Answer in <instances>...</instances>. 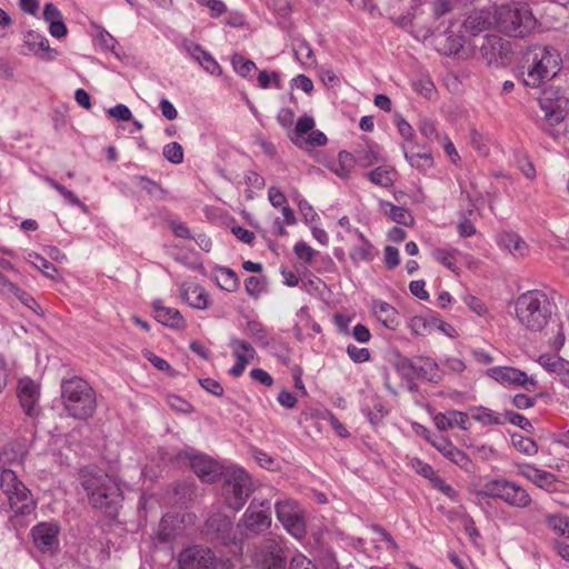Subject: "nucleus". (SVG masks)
Wrapping results in <instances>:
<instances>
[{
	"label": "nucleus",
	"mask_w": 569,
	"mask_h": 569,
	"mask_svg": "<svg viewBox=\"0 0 569 569\" xmlns=\"http://www.w3.org/2000/svg\"><path fill=\"white\" fill-rule=\"evenodd\" d=\"M470 46L473 57L483 61L488 67L502 68L508 66L512 59L511 42L497 34H485L471 39Z\"/></svg>",
	"instance_id": "obj_8"
},
{
	"label": "nucleus",
	"mask_w": 569,
	"mask_h": 569,
	"mask_svg": "<svg viewBox=\"0 0 569 569\" xmlns=\"http://www.w3.org/2000/svg\"><path fill=\"white\" fill-rule=\"evenodd\" d=\"M436 326V318L427 319L421 316H415L409 321V328L416 336L427 335Z\"/></svg>",
	"instance_id": "obj_47"
},
{
	"label": "nucleus",
	"mask_w": 569,
	"mask_h": 569,
	"mask_svg": "<svg viewBox=\"0 0 569 569\" xmlns=\"http://www.w3.org/2000/svg\"><path fill=\"white\" fill-rule=\"evenodd\" d=\"M547 523L553 531L569 537V519L567 517L548 516Z\"/></svg>",
	"instance_id": "obj_53"
},
{
	"label": "nucleus",
	"mask_w": 569,
	"mask_h": 569,
	"mask_svg": "<svg viewBox=\"0 0 569 569\" xmlns=\"http://www.w3.org/2000/svg\"><path fill=\"white\" fill-rule=\"evenodd\" d=\"M0 291L3 295L16 297L19 301H21L22 305L28 307L34 313H40L41 308L39 303L34 300V298L24 290H22L21 288H19L13 282H11L2 273H0Z\"/></svg>",
	"instance_id": "obj_29"
},
{
	"label": "nucleus",
	"mask_w": 569,
	"mask_h": 569,
	"mask_svg": "<svg viewBox=\"0 0 569 569\" xmlns=\"http://www.w3.org/2000/svg\"><path fill=\"white\" fill-rule=\"evenodd\" d=\"M377 319L388 329L396 330L399 326L398 312L388 302L380 301L375 306Z\"/></svg>",
	"instance_id": "obj_32"
},
{
	"label": "nucleus",
	"mask_w": 569,
	"mask_h": 569,
	"mask_svg": "<svg viewBox=\"0 0 569 569\" xmlns=\"http://www.w3.org/2000/svg\"><path fill=\"white\" fill-rule=\"evenodd\" d=\"M190 467L203 482L208 483L218 481L222 475L220 465L206 455L190 457Z\"/></svg>",
	"instance_id": "obj_21"
},
{
	"label": "nucleus",
	"mask_w": 569,
	"mask_h": 569,
	"mask_svg": "<svg viewBox=\"0 0 569 569\" xmlns=\"http://www.w3.org/2000/svg\"><path fill=\"white\" fill-rule=\"evenodd\" d=\"M396 171L388 166H381L366 173V177L375 184L389 188L393 184Z\"/></svg>",
	"instance_id": "obj_35"
},
{
	"label": "nucleus",
	"mask_w": 569,
	"mask_h": 569,
	"mask_svg": "<svg viewBox=\"0 0 569 569\" xmlns=\"http://www.w3.org/2000/svg\"><path fill=\"white\" fill-rule=\"evenodd\" d=\"M519 475L545 490H549L556 482V476L553 473L529 463L519 467Z\"/></svg>",
	"instance_id": "obj_28"
},
{
	"label": "nucleus",
	"mask_w": 569,
	"mask_h": 569,
	"mask_svg": "<svg viewBox=\"0 0 569 569\" xmlns=\"http://www.w3.org/2000/svg\"><path fill=\"white\" fill-rule=\"evenodd\" d=\"M27 450L21 445H7L0 451V489L9 501L14 513L29 515L36 508L30 490L18 479L17 470L22 467Z\"/></svg>",
	"instance_id": "obj_1"
},
{
	"label": "nucleus",
	"mask_w": 569,
	"mask_h": 569,
	"mask_svg": "<svg viewBox=\"0 0 569 569\" xmlns=\"http://www.w3.org/2000/svg\"><path fill=\"white\" fill-rule=\"evenodd\" d=\"M433 421L436 427L441 431L453 429L456 427L461 430L469 429V416L457 410H448L446 412L437 413L433 418Z\"/></svg>",
	"instance_id": "obj_27"
},
{
	"label": "nucleus",
	"mask_w": 569,
	"mask_h": 569,
	"mask_svg": "<svg viewBox=\"0 0 569 569\" xmlns=\"http://www.w3.org/2000/svg\"><path fill=\"white\" fill-rule=\"evenodd\" d=\"M503 421L507 420L508 422L521 428L522 430L527 432H531L533 430L532 423L522 415L517 413L511 410H507L503 415Z\"/></svg>",
	"instance_id": "obj_52"
},
{
	"label": "nucleus",
	"mask_w": 569,
	"mask_h": 569,
	"mask_svg": "<svg viewBox=\"0 0 569 569\" xmlns=\"http://www.w3.org/2000/svg\"><path fill=\"white\" fill-rule=\"evenodd\" d=\"M180 297L191 308L204 310L209 307V295L202 286L196 282H183L180 284Z\"/></svg>",
	"instance_id": "obj_23"
},
{
	"label": "nucleus",
	"mask_w": 569,
	"mask_h": 569,
	"mask_svg": "<svg viewBox=\"0 0 569 569\" xmlns=\"http://www.w3.org/2000/svg\"><path fill=\"white\" fill-rule=\"evenodd\" d=\"M232 520L221 512L212 513L206 521L204 532L223 545L231 541Z\"/></svg>",
	"instance_id": "obj_19"
},
{
	"label": "nucleus",
	"mask_w": 569,
	"mask_h": 569,
	"mask_svg": "<svg viewBox=\"0 0 569 569\" xmlns=\"http://www.w3.org/2000/svg\"><path fill=\"white\" fill-rule=\"evenodd\" d=\"M562 68L560 52L550 46L528 47L519 61V78L526 87L540 88Z\"/></svg>",
	"instance_id": "obj_2"
},
{
	"label": "nucleus",
	"mask_w": 569,
	"mask_h": 569,
	"mask_svg": "<svg viewBox=\"0 0 569 569\" xmlns=\"http://www.w3.org/2000/svg\"><path fill=\"white\" fill-rule=\"evenodd\" d=\"M138 187L147 192L149 196L153 197L154 199H163L166 191L156 181L144 177V176H138L136 177Z\"/></svg>",
	"instance_id": "obj_46"
},
{
	"label": "nucleus",
	"mask_w": 569,
	"mask_h": 569,
	"mask_svg": "<svg viewBox=\"0 0 569 569\" xmlns=\"http://www.w3.org/2000/svg\"><path fill=\"white\" fill-rule=\"evenodd\" d=\"M482 498L499 499L517 509L530 508L533 500L526 488L506 478L486 479L477 492Z\"/></svg>",
	"instance_id": "obj_7"
},
{
	"label": "nucleus",
	"mask_w": 569,
	"mask_h": 569,
	"mask_svg": "<svg viewBox=\"0 0 569 569\" xmlns=\"http://www.w3.org/2000/svg\"><path fill=\"white\" fill-rule=\"evenodd\" d=\"M405 158L411 167L422 171L431 168L433 164V159L429 152L405 151Z\"/></svg>",
	"instance_id": "obj_41"
},
{
	"label": "nucleus",
	"mask_w": 569,
	"mask_h": 569,
	"mask_svg": "<svg viewBox=\"0 0 569 569\" xmlns=\"http://www.w3.org/2000/svg\"><path fill=\"white\" fill-rule=\"evenodd\" d=\"M198 63L207 72H209L210 74L219 76L222 72L221 67L219 66V63L216 61V59L208 51L202 53V56L200 57Z\"/></svg>",
	"instance_id": "obj_54"
},
{
	"label": "nucleus",
	"mask_w": 569,
	"mask_h": 569,
	"mask_svg": "<svg viewBox=\"0 0 569 569\" xmlns=\"http://www.w3.org/2000/svg\"><path fill=\"white\" fill-rule=\"evenodd\" d=\"M293 251L297 254L298 259L302 260L306 263H310L317 253V251L305 241L297 242L295 244Z\"/></svg>",
	"instance_id": "obj_56"
},
{
	"label": "nucleus",
	"mask_w": 569,
	"mask_h": 569,
	"mask_svg": "<svg viewBox=\"0 0 569 569\" xmlns=\"http://www.w3.org/2000/svg\"><path fill=\"white\" fill-rule=\"evenodd\" d=\"M459 253V250L456 248H438L432 252L433 258L441 263L443 267L451 271L457 270V260L456 254Z\"/></svg>",
	"instance_id": "obj_38"
},
{
	"label": "nucleus",
	"mask_w": 569,
	"mask_h": 569,
	"mask_svg": "<svg viewBox=\"0 0 569 569\" xmlns=\"http://www.w3.org/2000/svg\"><path fill=\"white\" fill-rule=\"evenodd\" d=\"M487 375L505 387H521L529 392L537 389V381L532 377L513 367H492Z\"/></svg>",
	"instance_id": "obj_13"
},
{
	"label": "nucleus",
	"mask_w": 569,
	"mask_h": 569,
	"mask_svg": "<svg viewBox=\"0 0 569 569\" xmlns=\"http://www.w3.org/2000/svg\"><path fill=\"white\" fill-rule=\"evenodd\" d=\"M380 208L386 216L398 224L408 226L413 221L412 216L407 209L395 206L389 201H381Z\"/></svg>",
	"instance_id": "obj_34"
},
{
	"label": "nucleus",
	"mask_w": 569,
	"mask_h": 569,
	"mask_svg": "<svg viewBox=\"0 0 569 569\" xmlns=\"http://www.w3.org/2000/svg\"><path fill=\"white\" fill-rule=\"evenodd\" d=\"M18 398L24 412L30 416L38 415L39 386L30 378H23L18 385Z\"/></svg>",
	"instance_id": "obj_22"
},
{
	"label": "nucleus",
	"mask_w": 569,
	"mask_h": 569,
	"mask_svg": "<svg viewBox=\"0 0 569 569\" xmlns=\"http://www.w3.org/2000/svg\"><path fill=\"white\" fill-rule=\"evenodd\" d=\"M420 133L428 140L436 139L438 137L436 124L428 118H421L418 123Z\"/></svg>",
	"instance_id": "obj_60"
},
{
	"label": "nucleus",
	"mask_w": 569,
	"mask_h": 569,
	"mask_svg": "<svg viewBox=\"0 0 569 569\" xmlns=\"http://www.w3.org/2000/svg\"><path fill=\"white\" fill-rule=\"evenodd\" d=\"M246 333L250 336L254 340V342L261 347H267L270 343L266 329L258 321H248L246 326Z\"/></svg>",
	"instance_id": "obj_40"
},
{
	"label": "nucleus",
	"mask_w": 569,
	"mask_h": 569,
	"mask_svg": "<svg viewBox=\"0 0 569 569\" xmlns=\"http://www.w3.org/2000/svg\"><path fill=\"white\" fill-rule=\"evenodd\" d=\"M229 346L232 349V355L234 358H239L240 356L241 358H246L251 361L257 355L251 343L243 339L231 338Z\"/></svg>",
	"instance_id": "obj_39"
},
{
	"label": "nucleus",
	"mask_w": 569,
	"mask_h": 569,
	"mask_svg": "<svg viewBox=\"0 0 569 569\" xmlns=\"http://www.w3.org/2000/svg\"><path fill=\"white\" fill-rule=\"evenodd\" d=\"M553 309L555 305L541 290H528L515 302L517 320L530 331H541L551 319Z\"/></svg>",
	"instance_id": "obj_4"
},
{
	"label": "nucleus",
	"mask_w": 569,
	"mask_h": 569,
	"mask_svg": "<svg viewBox=\"0 0 569 569\" xmlns=\"http://www.w3.org/2000/svg\"><path fill=\"white\" fill-rule=\"evenodd\" d=\"M44 181L53 188L64 199L66 202L80 208L83 212L88 211V207L83 203L71 190L67 189L61 183L57 182L50 177H46Z\"/></svg>",
	"instance_id": "obj_37"
},
{
	"label": "nucleus",
	"mask_w": 569,
	"mask_h": 569,
	"mask_svg": "<svg viewBox=\"0 0 569 569\" xmlns=\"http://www.w3.org/2000/svg\"><path fill=\"white\" fill-rule=\"evenodd\" d=\"M61 398L64 410L74 419L84 420L92 417L96 412V392L80 377H72L62 381Z\"/></svg>",
	"instance_id": "obj_5"
},
{
	"label": "nucleus",
	"mask_w": 569,
	"mask_h": 569,
	"mask_svg": "<svg viewBox=\"0 0 569 569\" xmlns=\"http://www.w3.org/2000/svg\"><path fill=\"white\" fill-rule=\"evenodd\" d=\"M355 163V157L352 153L348 151H340L338 154V160L332 166V170L341 178H348L351 171V168Z\"/></svg>",
	"instance_id": "obj_42"
},
{
	"label": "nucleus",
	"mask_w": 569,
	"mask_h": 569,
	"mask_svg": "<svg viewBox=\"0 0 569 569\" xmlns=\"http://www.w3.org/2000/svg\"><path fill=\"white\" fill-rule=\"evenodd\" d=\"M231 63L234 71L243 78L248 77L256 69V63L252 60L246 59L239 53L232 56Z\"/></svg>",
	"instance_id": "obj_48"
},
{
	"label": "nucleus",
	"mask_w": 569,
	"mask_h": 569,
	"mask_svg": "<svg viewBox=\"0 0 569 569\" xmlns=\"http://www.w3.org/2000/svg\"><path fill=\"white\" fill-rule=\"evenodd\" d=\"M178 563L180 569H224V563L210 549L199 546L183 549Z\"/></svg>",
	"instance_id": "obj_12"
},
{
	"label": "nucleus",
	"mask_w": 569,
	"mask_h": 569,
	"mask_svg": "<svg viewBox=\"0 0 569 569\" xmlns=\"http://www.w3.org/2000/svg\"><path fill=\"white\" fill-rule=\"evenodd\" d=\"M60 528L54 522H41L31 530L33 542L41 551H52L59 545L58 533Z\"/></svg>",
	"instance_id": "obj_18"
},
{
	"label": "nucleus",
	"mask_w": 569,
	"mask_h": 569,
	"mask_svg": "<svg viewBox=\"0 0 569 569\" xmlns=\"http://www.w3.org/2000/svg\"><path fill=\"white\" fill-rule=\"evenodd\" d=\"M437 50L445 56H458L463 52L465 39L462 36L447 30L435 37Z\"/></svg>",
	"instance_id": "obj_25"
},
{
	"label": "nucleus",
	"mask_w": 569,
	"mask_h": 569,
	"mask_svg": "<svg viewBox=\"0 0 569 569\" xmlns=\"http://www.w3.org/2000/svg\"><path fill=\"white\" fill-rule=\"evenodd\" d=\"M499 246L508 250L513 257L520 258L528 253L527 242L516 232L506 231L499 234Z\"/></svg>",
	"instance_id": "obj_30"
},
{
	"label": "nucleus",
	"mask_w": 569,
	"mask_h": 569,
	"mask_svg": "<svg viewBox=\"0 0 569 569\" xmlns=\"http://www.w3.org/2000/svg\"><path fill=\"white\" fill-rule=\"evenodd\" d=\"M183 516L179 513L164 515L154 533V540L160 543H167L174 540L178 536L182 535L184 526Z\"/></svg>",
	"instance_id": "obj_20"
},
{
	"label": "nucleus",
	"mask_w": 569,
	"mask_h": 569,
	"mask_svg": "<svg viewBox=\"0 0 569 569\" xmlns=\"http://www.w3.org/2000/svg\"><path fill=\"white\" fill-rule=\"evenodd\" d=\"M471 418L483 426H498L503 423V417L486 407H477L471 410Z\"/></svg>",
	"instance_id": "obj_36"
},
{
	"label": "nucleus",
	"mask_w": 569,
	"mask_h": 569,
	"mask_svg": "<svg viewBox=\"0 0 569 569\" xmlns=\"http://www.w3.org/2000/svg\"><path fill=\"white\" fill-rule=\"evenodd\" d=\"M163 157L173 164H179L183 161V149L178 142H170L162 149Z\"/></svg>",
	"instance_id": "obj_50"
},
{
	"label": "nucleus",
	"mask_w": 569,
	"mask_h": 569,
	"mask_svg": "<svg viewBox=\"0 0 569 569\" xmlns=\"http://www.w3.org/2000/svg\"><path fill=\"white\" fill-rule=\"evenodd\" d=\"M511 442L513 447L523 455L535 456L538 452V446L536 441L520 433L511 435Z\"/></svg>",
	"instance_id": "obj_44"
},
{
	"label": "nucleus",
	"mask_w": 569,
	"mask_h": 569,
	"mask_svg": "<svg viewBox=\"0 0 569 569\" xmlns=\"http://www.w3.org/2000/svg\"><path fill=\"white\" fill-rule=\"evenodd\" d=\"M251 492L252 481L244 470L234 469L227 475L222 495L229 508L239 511L246 505Z\"/></svg>",
	"instance_id": "obj_10"
},
{
	"label": "nucleus",
	"mask_w": 569,
	"mask_h": 569,
	"mask_svg": "<svg viewBox=\"0 0 569 569\" xmlns=\"http://www.w3.org/2000/svg\"><path fill=\"white\" fill-rule=\"evenodd\" d=\"M79 481L92 508L101 509L108 516H116L122 496L111 476L97 466H87L80 470Z\"/></svg>",
	"instance_id": "obj_3"
},
{
	"label": "nucleus",
	"mask_w": 569,
	"mask_h": 569,
	"mask_svg": "<svg viewBox=\"0 0 569 569\" xmlns=\"http://www.w3.org/2000/svg\"><path fill=\"white\" fill-rule=\"evenodd\" d=\"M462 300L478 316H483L487 312L485 303L478 297L466 293Z\"/></svg>",
	"instance_id": "obj_61"
},
{
	"label": "nucleus",
	"mask_w": 569,
	"mask_h": 569,
	"mask_svg": "<svg viewBox=\"0 0 569 569\" xmlns=\"http://www.w3.org/2000/svg\"><path fill=\"white\" fill-rule=\"evenodd\" d=\"M23 44L42 59L52 60L57 54V50L50 48L48 39L33 30L23 33Z\"/></svg>",
	"instance_id": "obj_24"
},
{
	"label": "nucleus",
	"mask_w": 569,
	"mask_h": 569,
	"mask_svg": "<svg viewBox=\"0 0 569 569\" xmlns=\"http://www.w3.org/2000/svg\"><path fill=\"white\" fill-rule=\"evenodd\" d=\"M536 24L537 20L527 4L512 2L496 8V27L506 36L523 38Z\"/></svg>",
	"instance_id": "obj_6"
},
{
	"label": "nucleus",
	"mask_w": 569,
	"mask_h": 569,
	"mask_svg": "<svg viewBox=\"0 0 569 569\" xmlns=\"http://www.w3.org/2000/svg\"><path fill=\"white\" fill-rule=\"evenodd\" d=\"M421 436L428 440L437 450H439L446 458L461 468H467L470 463L468 456L455 447L448 439L442 436L430 435V431L421 427Z\"/></svg>",
	"instance_id": "obj_16"
},
{
	"label": "nucleus",
	"mask_w": 569,
	"mask_h": 569,
	"mask_svg": "<svg viewBox=\"0 0 569 569\" xmlns=\"http://www.w3.org/2000/svg\"><path fill=\"white\" fill-rule=\"evenodd\" d=\"M154 318L158 322L172 329L181 330L186 327V320L178 309L164 307L160 300L153 302Z\"/></svg>",
	"instance_id": "obj_26"
},
{
	"label": "nucleus",
	"mask_w": 569,
	"mask_h": 569,
	"mask_svg": "<svg viewBox=\"0 0 569 569\" xmlns=\"http://www.w3.org/2000/svg\"><path fill=\"white\" fill-rule=\"evenodd\" d=\"M353 157L355 162H358L363 167H369L373 164L376 161H378L376 152L372 151L370 148H361L356 150Z\"/></svg>",
	"instance_id": "obj_55"
},
{
	"label": "nucleus",
	"mask_w": 569,
	"mask_h": 569,
	"mask_svg": "<svg viewBox=\"0 0 569 569\" xmlns=\"http://www.w3.org/2000/svg\"><path fill=\"white\" fill-rule=\"evenodd\" d=\"M107 113L109 117L114 118L119 121H130L132 120V112L131 110L122 103H118L112 108H109L107 110Z\"/></svg>",
	"instance_id": "obj_59"
},
{
	"label": "nucleus",
	"mask_w": 569,
	"mask_h": 569,
	"mask_svg": "<svg viewBox=\"0 0 569 569\" xmlns=\"http://www.w3.org/2000/svg\"><path fill=\"white\" fill-rule=\"evenodd\" d=\"M27 260L50 279H53L58 271L53 263H51L37 252L28 253Z\"/></svg>",
	"instance_id": "obj_45"
},
{
	"label": "nucleus",
	"mask_w": 569,
	"mask_h": 569,
	"mask_svg": "<svg viewBox=\"0 0 569 569\" xmlns=\"http://www.w3.org/2000/svg\"><path fill=\"white\" fill-rule=\"evenodd\" d=\"M355 234L358 237L360 243L355 246L350 251V258L353 262L371 261L373 259V247L370 241L360 232L355 229Z\"/></svg>",
	"instance_id": "obj_33"
},
{
	"label": "nucleus",
	"mask_w": 569,
	"mask_h": 569,
	"mask_svg": "<svg viewBox=\"0 0 569 569\" xmlns=\"http://www.w3.org/2000/svg\"><path fill=\"white\" fill-rule=\"evenodd\" d=\"M300 511L298 505L292 501H282L276 505V515L281 523L290 520L291 517Z\"/></svg>",
	"instance_id": "obj_49"
},
{
	"label": "nucleus",
	"mask_w": 569,
	"mask_h": 569,
	"mask_svg": "<svg viewBox=\"0 0 569 569\" xmlns=\"http://www.w3.org/2000/svg\"><path fill=\"white\" fill-rule=\"evenodd\" d=\"M296 58L302 63H313L315 56L311 46L306 41L301 40L293 47Z\"/></svg>",
	"instance_id": "obj_51"
},
{
	"label": "nucleus",
	"mask_w": 569,
	"mask_h": 569,
	"mask_svg": "<svg viewBox=\"0 0 569 569\" xmlns=\"http://www.w3.org/2000/svg\"><path fill=\"white\" fill-rule=\"evenodd\" d=\"M283 528L295 538L302 539L306 535V522L302 512L296 513L282 523Z\"/></svg>",
	"instance_id": "obj_43"
},
{
	"label": "nucleus",
	"mask_w": 569,
	"mask_h": 569,
	"mask_svg": "<svg viewBox=\"0 0 569 569\" xmlns=\"http://www.w3.org/2000/svg\"><path fill=\"white\" fill-rule=\"evenodd\" d=\"M398 369L433 385L440 383L445 376V370L439 367L438 362L426 356H418L415 359L402 358L398 363Z\"/></svg>",
	"instance_id": "obj_11"
},
{
	"label": "nucleus",
	"mask_w": 569,
	"mask_h": 569,
	"mask_svg": "<svg viewBox=\"0 0 569 569\" xmlns=\"http://www.w3.org/2000/svg\"><path fill=\"white\" fill-rule=\"evenodd\" d=\"M411 466L420 476L429 480L436 475L433 468L419 458L411 459Z\"/></svg>",
	"instance_id": "obj_62"
},
{
	"label": "nucleus",
	"mask_w": 569,
	"mask_h": 569,
	"mask_svg": "<svg viewBox=\"0 0 569 569\" xmlns=\"http://www.w3.org/2000/svg\"><path fill=\"white\" fill-rule=\"evenodd\" d=\"M290 569H317V567L305 555L297 553L290 561Z\"/></svg>",
	"instance_id": "obj_64"
},
{
	"label": "nucleus",
	"mask_w": 569,
	"mask_h": 569,
	"mask_svg": "<svg viewBox=\"0 0 569 569\" xmlns=\"http://www.w3.org/2000/svg\"><path fill=\"white\" fill-rule=\"evenodd\" d=\"M212 279L221 290L228 292L237 291L240 286L237 273L228 267H214L212 271Z\"/></svg>",
	"instance_id": "obj_31"
},
{
	"label": "nucleus",
	"mask_w": 569,
	"mask_h": 569,
	"mask_svg": "<svg viewBox=\"0 0 569 569\" xmlns=\"http://www.w3.org/2000/svg\"><path fill=\"white\" fill-rule=\"evenodd\" d=\"M442 366L445 367V371L447 370L452 373H461L466 370V363L461 359L455 357H447L442 360Z\"/></svg>",
	"instance_id": "obj_63"
},
{
	"label": "nucleus",
	"mask_w": 569,
	"mask_h": 569,
	"mask_svg": "<svg viewBox=\"0 0 569 569\" xmlns=\"http://www.w3.org/2000/svg\"><path fill=\"white\" fill-rule=\"evenodd\" d=\"M271 526V503L269 500L257 502L252 500L242 515L238 529L247 538L256 537L267 531Z\"/></svg>",
	"instance_id": "obj_9"
},
{
	"label": "nucleus",
	"mask_w": 569,
	"mask_h": 569,
	"mask_svg": "<svg viewBox=\"0 0 569 569\" xmlns=\"http://www.w3.org/2000/svg\"><path fill=\"white\" fill-rule=\"evenodd\" d=\"M243 181L248 188L254 190H261L264 188L266 184L264 178L253 170L244 172Z\"/></svg>",
	"instance_id": "obj_58"
},
{
	"label": "nucleus",
	"mask_w": 569,
	"mask_h": 569,
	"mask_svg": "<svg viewBox=\"0 0 569 569\" xmlns=\"http://www.w3.org/2000/svg\"><path fill=\"white\" fill-rule=\"evenodd\" d=\"M252 561L256 569H284L283 551L274 539H267L257 547Z\"/></svg>",
	"instance_id": "obj_15"
},
{
	"label": "nucleus",
	"mask_w": 569,
	"mask_h": 569,
	"mask_svg": "<svg viewBox=\"0 0 569 569\" xmlns=\"http://www.w3.org/2000/svg\"><path fill=\"white\" fill-rule=\"evenodd\" d=\"M496 26V9L475 10L468 14L463 22V28L472 39L480 38L479 34Z\"/></svg>",
	"instance_id": "obj_17"
},
{
	"label": "nucleus",
	"mask_w": 569,
	"mask_h": 569,
	"mask_svg": "<svg viewBox=\"0 0 569 569\" xmlns=\"http://www.w3.org/2000/svg\"><path fill=\"white\" fill-rule=\"evenodd\" d=\"M539 104L543 112V118L550 124H557L563 121L569 111V100L561 96L558 90H545L539 98Z\"/></svg>",
	"instance_id": "obj_14"
},
{
	"label": "nucleus",
	"mask_w": 569,
	"mask_h": 569,
	"mask_svg": "<svg viewBox=\"0 0 569 569\" xmlns=\"http://www.w3.org/2000/svg\"><path fill=\"white\" fill-rule=\"evenodd\" d=\"M347 355L356 363H362L370 360V351L368 348H359L355 345L347 347Z\"/></svg>",
	"instance_id": "obj_57"
}]
</instances>
